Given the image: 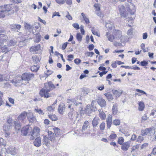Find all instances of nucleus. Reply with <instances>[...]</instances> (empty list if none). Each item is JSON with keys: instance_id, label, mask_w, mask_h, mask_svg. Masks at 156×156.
Returning <instances> with one entry per match:
<instances>
[{"instance_id": "nucleus-20", "label": "nucleus", "mask_w": 156, "mask_h": 156, "mask_svg": "<svg viewBox=\"0 0 156 156\" xmlns=\"http://www.w3.org/2000/svg\"><path fill=\"white\" fill-rule=\"evenodd\" d=\"M65 105L63 104H60L59 105L58 111L60 114H62L63 113L65 108Z\"/></svg>"}, {"instance_id": "nucleus-31", "label": "nucleus", "mask_w": 156, "mask_h": 156, "mask_svg": "<svg viewBox=\"0 0 156 156\" xmlns=\"http://www.w3.org/2000/svg\"><path fill=\"white\" fill-rule=\"evenodd\" d=\"M89 126V123L88 121H85L82 128V131H85L87 129V127Z\"/></svg>"}, {"instance_id": "nucleus-29", "label": "nucleus", "mask_w": 156, "mask_h": 156, "mask_svg": "<svg viewBox=\"0 0 156 156\" xmlns=\"http://www.w3.org/2000/svg\"><path fill=\"white\" fill-rule=\"evenodd\" d=\"M112 93L116 97L118 98L121 95L122 92L120 90H113Z\"/></svg>"}, {"instance_id": "nucleus-62", "label": "nucleus", "mask_w": 156, "mask_h": 156, "mask_svg": "<svg viewBox=\"0 0 156 156\" xmlns=\"http://www.w3.org/2000/svg\"><path fill=\"white\" fill-rule=\"evenodd\" d=\"M74 63L76 65L79 64L81 62V60L78 58H76L74 60Z\"/></svg>"}, {"instance_id": "nucleus-38", "label": "nucleus", "mask_w": 156, "mask_h": 156, "mask_svg": "<svg viewBox=\"0 0 156 156\" xmlns=\"http://www.w3.org/2000/svg\"><path fill=\"white\" fill-rule=\"evenodd\" d=\"M75 106L77 107L78 106V107L79 108V110L81 111L82 110V108L81 107V103L80 102H76L74 104Z\"/></svg>"}, {"instance_id": "nucleus-2", "label": "nucleus", "mask_w": 156, "mask_h": 156, "mask_svg": "<svg viewBox=\"0 0 156 156\" xmlns=\"http://www.w3.org/2000/svg\"><path fill=\"white\" fill-rule=\"evenodd\" d=\"M0 18H4L6 16L10 15V12H11L12 13L14 12L13 11H11V7L9 4L0 6Z\"/></svg>"}, {"instance_id": "nucleus-32", "label": "nucleus", "mask_w": 156, "mask_h": 156, "mask_svg": "<svg viewBox=\"0 0 156 156\" xmlns=\"http://www.w3.org/2000/svg\"><path fill=\"white\" fill-rule=\"evenodd\" d=\"M106 27L108 28V29L111 30L114 28V26L112 22H110L109 23H107L106 25Z\"/></svg>"}, {"instance_id": "nucleus-4", "label": "nucleus", "mask_w": 156, "mask_h": 156, "mask_svg": "<svg viewBox=\"0 0 156 156\" xmlns=\"http://www.w3.org/2000/svg\"><path fill=\"white\" fill-rule=\"evenodd\" d=\"M4 29L0 27V47L2 46L4 43L6 42L8 40V37Z\"/></svg>"}, {"instance_id": "nucleus-63", "label": "nucleus", "mask_w": 156, "mask_h": 156, "mask_svg": "<svg viewBox=\"0 0 156 156\" xmlns=\"http://www.w3.org/2000/svg\"><path fill=\"white\" fill-rule=\"evenodd\" d=\"M57 16L59 17L61 16L60 15H59V13L58 12H55L53 13L52 17L53 18L54 16Z\"/></svg>"}, {"instance_id": "nucleus-37", "label": "nucleus", "mask_w": 156, "mask_h": 156, "mask_svg": "<svg viewBox=\"0 0 156 156\" xmlns=\"http://www.w3.org/2000/svg\"><path fill=\"white\" fill-rule=\"evenodd\" d=\"M35 38L36 39L34 41L35 42L38 43L41 40V37L39 34H37Z\"/></svg>"}, {"instance_id": "nucleus-61", "label": "nucleus", "mask_w": 156, "mask_h": 156, "mask_svg": "<svg viewBox=\"0 0 156 156\" xmlns=\"http://www.w3.org/2000/svg\"><path fill=\"white\" fill-rule=\"evenodd\" d=\"M72 26L73 27L76 29H78L80 28V27L79 24L77 23H74L73 24Z\"/></svg>"}, {"instance_id": "nucleus-39", "label": "nucleus", "mask_w": 156, "mask_h": 156, "mask_svg": "<svg viewBox=\"0 0 156 156\" xmlns=\"http://www.w3.org/2000/svg\"><path fill=\"white\" fill-rule=\"evenodd\" d=\"M15 128L16 129L19 130L20 129V125L19 123L17 122L16 121H15L14 123Z\"/></svg>"}, {"instance_id": "nucleus-49", "label": "nucleus", "mask_w": 156, "mask_h": 156, "mask_svg": "<svg viewBox=\"0 0 156 156\" xmlns=\"http://www.w3.org/2000/svg\"><path fill=\"white\" fill-rule=\"evenodd\" d=\"M124 141V139L122 137H119L118 142L119 144L122 145L123 144Z\"/></svg>"}, {"instance_id": "nucleus-36", "label": "nucleus", "mask_w": 156, "mask_h": 156, "mask_svg": "<svg viewBox=\"0 0 156 156\" xmlns=\"http://www.w3.org/2000/svg\"><path fill=\"white\" fill-rule=\"evenodd\" d=\"M105 95L108 101H110L113 99L112 95L109 92L105 94Z\"/></svg>"}, {"instance_id": "nucleus-54", "label": "nucleus", "mask_w": 156, "mask_h": 156, "mask_svg": "<svg viewBox=\"0 0 156 156\" xmlns=\"http://www.w3.org/2000/svg\"><path fill=\"white\" fill-rule=\"evenodd\" d=\"M25 27L26 29L29 30L31 29L32 28L31 25L26 23L25 24Z\"/></svg>"}, {"instance_id": "nucleus-10", "label": "nucleus", "mask_w": 156, "mask_h": 156, "mask_svg": "<svg viewBox=\"0 0 156 156\" xmlns=\"http://www.w3.org/2000/svg\"><path fill=\"white\" fill-rule=\"evenodd\" d=\"M78 115L77 113L73 109H71L68 114L69 118L71 120L77 118Z\"/></svg>"}, {"instance_id": "nucleus-64", "label": "nucleus", "mask_w": 156, "mask_h": 156, "mask_svg": "<svg viewBox=\"0 0 156 156\" xmlns=\"http://www.w3.org/2000/svg\"><path fill=\"white\" fill-rule=\"evenodd\" d=\"M84 27L83 25H81L80 26V31L81 34L83 35L84 34L85 31L83 29Z\"/></svg>"}, {"instance_id": "nucleus-7", "label": "nucleus", "mask_w": 156, "mask_h": 156, "mask_svg": "<svg viewBox=\"0 0 156 156\" xmlns=\"http://www.w3.org/2000/svg\"><path fill=\"white\" fill-rule=\"evenodd\" d=\"M40 129L36 126L30 132V139L34 140L36 137L39 135Z\"/></svg>"}, {"instance_id": "nucleus-19", "label": "nucleus", "mask_w": 156, "mask_h": 156, "mask_svg": "<svg viewBox=\"0 0 156 156\" xmlns=\"http://www.w3.org/2000/svg\"><path fill=\"white\" fill-rule=\"evenodd\" d=\"M40 49V45L39 44H38L36 46L32 47L30 48V52H34L38 51Z\"/></svg>"}, {"instance_id": "nucleus-11", "label": "nucleus", "mask_w": 156, "mask_h": 156, "mask_svg": "<svg viewBox=\"0 0 156 156\" xmlns=\"http://www.w3.org/2000/svg\"><path fill=\"white\" fill-rule=\"evenodd\" d=\"M119 12L120 14L121 17H126L127 16V14L125 9V7L124 6L121 5L119 6Z\"/></svg>"}, {"instance_id": "nucleus-25", "label": "nucleus", "mask_w": 156, "mask_h": 156, "mask_svg": "<svg viewBox=\"0 0 156 156\" xmlns=\"http://www.w3.org/2000/svg\"><path fill=\"white\" fill-rule=\"evenodd\" d=\"M10 27L11 29H14L15 30L18 31L21 28V26L20 25L13 24L11 25Z\"/></svg>"}, {"instance_id": "nucleus-5", "label": "nucleus", "mask_w": 156, "mask_h": 156, "mask_svg": "<svg viewBox=\"0 0 156 156\" xmlns=\"http://www.w3.org/2000/svg\"><path fill=\"white\" fill-rule=\"evenodd\" d=\"M155 128L154 127H151L150 128H146L145 129L142 130L141 132V134L142 136L146 135H153L155 133Z\"/></svg>"}, {"instance_id": "nucleus-24", "label": "nucleus", "mask_w": 156, "mask_h": 156, "mask_svg": "<svg viewBox=\"0 0 156 156\" xmlns=\"http://www.w3.org/2000/svg\"><path fill=\"white\" fill-rule=\"evenodd\" d=\"M138 104L139 105L138 109L139 111H142L145 108V105L143 101H138Z\"/></svg>"}, {"instance_id": "nucleus-6", "label": "nucleus", "mask_w": 156, "mask_h": 156, "mask_svg": "<svg viewBox=\"0 0 156 156\" xmlns=\"http://www.w3.org/2000/svg\"><path fill=\"white\" fill-rule=\"evenodd\" d=\"M23 80L25 83H28V81L30 80L32 78L34 77V75L32 73H25L23 74L21 76Z\"/></svg>"}, {"instance_id": "nucleus-34", "label": "nucleus", "mask_w": 156, "mask_h": 156, "mask_svg": "<svg viewBox=\"0 0 156 156\" xmlns=\"http://www.w3.org/2000/svg\"><path fill=\"white\" fill-rule=\"evenodd\" d=\"M4 43H4L2 46L0 47V48H1L2 51L3 52L6 53L9 51L10 50L5 46L4 45V46H3Z\"/></svg>"}, {"instance_id": "nucleus-17", "label": "nucleus", "mask_w": 156, "mask_h": 156, "mask_svg": "<svg viewBox=\"0 0 156 156\" xmlns=\"http://www.w3.org/2000/svg\"><path fill=\"white\" fill-rule=\"evenodd\" d=\"M112 122V116L111 115H109L106 119L107 127L108 129H110L111 127Z\"/></svg>"}, {"instance_id": "nucleus-58", "label": "nucleus", "mask_w": 156, "mask_h": 156, "mask_svg": "<svg viewBox=\"0 0 156 156\" xmlns=\"http://www.w3.org/2000/svg\"><path fill=\"white\" fill-rule=\"evenodd\" d=\"M56 2L58 4H63L65 2L64 0H55Z\"/></svg>"}, {"instance_id": "nucleus-41", "label": "nucleus", "mask_w": 156, "mask_h": 156, "mask_svg": "<svg viewBox=\"0 0 156 156\" xmlns=\"http://www.w3.org/2000/svg\"><path fill=\"white\" fill-rule=\"evenodd\" d=\"M91 31L93 34L98 37L100 36V34L98 32L97 30H96L94 28H92Z\"/></svg>"}, {"instance_id": "nucleus-28", "label": "nucleus", "mask_w": 156, "mask_h": 156, "mask_svg": "<svg viewBox=\"0 0 156 156\" xmlns=\"http://www.w3.org/2000/svg\"><path fill=\"white\" fill-rule=\"evenodd\" d=\"M8 152L11 154L14 155L16 153V149L14 147H10L8 149Z\"/></svg>"}, {"instance_id": "nucleus-56", "label": "nucleus", "mask_w": 156, "mask_h": 156, "mask_svg": "<svg viewBox=\"0 0 156 156\" xmlns=\"http://www.w3.org/2000/svg\"><path fill=\"white\" fill-rule=\"evenodd\" d=\"M12 119L11 118H9L7 119L6 123L5 124H9L10 125H12Z\"/></svg>"}, {"instance_id": "nucleus-48", "label": "nucleus", "mask_w": 156, "mask_h": 156, "mask_svg": "<svg viewBox=\"0 0 156 156\" xmlns=\"http://www.w3.org/2000/svg\"><path fill=\"white\" fill-rule=\"evenodd\" d=\"M33 60L34 62L37 63L40 61L39 58L37 56H34L33 57Z\"/></svg>"}, {"instance_id": "nucleus-47", "label": "nucleus", "mask_w": 156, "mask_h": 156, "mask_svg": "<svg viewBox=\"0 0 156 156\" xmlns=\"http://www.w3.org/2000/svg\"><path fill=\"white\" fill-rule=\"evenodd\" d=\"M16 43V42L13 39L9 41V43L8 44V45L9 46H14L15 45Z\"/></svg>"}, {"instance_id": "nucleus-13", "label": "nucleus", "mask_w": 156, "mask_h": 156, "mask_svg": "<svg viewBox=\"0 0 156 156\" xmlns=\"http://www.w3.org/2000/svg\"><path fill=\"white\" fill-rule=\"evenodd\" d=\"M130 141L124 143L121 146V149L123 151H127L130 146Z\"/></svg>"}, {"instance_id": "nucleus-52", "label": "nucleus", "mask_w": 156, "mask_h": 156, "mask_svg": "<svg viewBox=\"0 0 156 156\" xmlns=\"http://www.w3.org/2000/svg\"><path fill=\"white\" fill-rule=\"evenodd\" d=\"M35 110L40 114L43 115L44 114V113L43 112V111L40 108H35Z\"/></svg>"}, {"instance_id": "nucleus-57", "label": "nucleus", "mask_w": 156, "mask_h": 156, "mask_svg": "<svg viewBox=\"0 0 156 156\" xmlns=\"http://www.w3.org/2000/svg\"><path fill=\"white\" fill-rule=\"evenodd\" d=\"M139 148V145H136L133 146L132 148V151L131 152H133L135 150L138 149Z\"/></svg>"}, {"instance_id": "nucleus-55", "label": "nucleus", "mask_w": 156, "mask_h": 156, "mask_svg": "<svg viewBox=\"0 0 156 156\" xmlns=\"http://www.w3.org/2000/svg\"><path fill=\"white\" fill-rule=\"evenodd\" d=\"M47 110L48 111H49V112H52L54 111V110L55 109L54 107H53L52 106H49L47 108Z\"/></svg>"}, {"instance_id": "nucleus-9", "label": "nucleus", "mask_w": 156, "mask_h": 156, "mask_svg": "<svg viewBox=\"0 0 156 156\" xmlns=\"http://www.w3.org/2000/svg\"><path fill=\"white\" fill-rule=\"evenodd\" d=\"M127 1L128 2L131 4V6H130V7H128L127 8V10H128L129 12H130L131 14H134L135 12L136 11V8L135 6L133 4L131 3L132 0H127Z\"/></svg>"}, {"instance_id": "nucleus-53", "label": "nucleus", "mask_w": 156, "mask_h": 156, "mask_svg": "<svg viewBox=\"0 0 156 156\" xmlns=\"http://www.w3.org/2000/svg\"><path fill=\"white\" fill-rule=\"evenodd\" d=\"M94 7L96 9V11L98 12L100 11V8L98 4L96 3L94 5Z\"/></svg>"}, {"instance_id": "nucleus-23", "label": "nucleus", "mask_w": 156, "mask_h": 156, "mask_svg": "<svg viewBox=\"0 0 156 156\" xmlns=\"http://www.w3.org/2000/svg\"><path fill=\"white\" fill-rule=\"evenodd\" d=\"M12 128V125H10L9 124H5L3 126V130L4 131H10Z\"/></svg>"}, {"instance_id": "nucleus-22", "label": "nucleus", "mask_w": 156, "mask_h": 156, "mask_svg": "<svg viewBox=\"0 0 156 156\" xmlns=\"http://www.w3.org/2000/svg\"><path fill=\"white\" fill-rule=\"evenodd\" d=\"M99 119L98 117H95L92 121V124L93 127H95L99 123Z\"/></svg>"}, {"instance_id": "nucleus-46", "label": "nucleus", "mask_w": 156, "mask_h": 156, "mask_svg": "<svg viewBox=\"0 0 156 156\" xmlns=\"http://www.w3.org/2000/svg\"><path fill=\"white\" fill-rule=\"evenodd\" d=\"M112 113L114 114L115 115L117 113L118 111L116 105H113L112 108Z\"/></svg>"}, {"instance_id": "nucleus-8", "label": "nucleus", "mask_w": 156, "mask_h": 156, "mask_svg": "<svg viewBox=\"0 0 156 156\" xmlns=\"http://www.w3.org/2000/svg\"><path fill=\"white\" fill-rule=\"evenodd\" d=\"M10 82L12 83L16 86H18L20 84H25V83L23 80L22 77H18L16 79L11 80Z\"/></svg>"}, {"instance_id": "nucleus-60", "label": "nucleus", "mask_w": 156, "mask_h": 156, "mask_svg": "<svg viewBox=\"0 0 156 156\" xmlns=\"http://www.w3.org/2000/svg\"><path fill=\"white\" fill-rule=\"evenodd\" d=\"M148 144L147 143H145L142 144L141 146V149H144L146 148L147 147Z\"/></svg>"}, {"instance_id": "nucleus-40", "label": "nucleus", "mask_w": 156, "mask_h": 156, "mask_svg": "<svg viewBox=\"0 0 156 156\" xmlns=\"http://www.w3.org/2000/svg\"><path fill=\"white\" fill-rule=\"evenodd\" d=\"M49 118L52 121H56L57 119L56 116L54 114L48 115Z\"/></svg>"}, {"instance_id": "nucleus-43", "label": "nucleus", "mask_w": 156, "mask_h": 156, "mask_svg": "<svg viewBox=\"0 0 156 156\" xmlns=\"http://www.w3.org/2000/svg\"><path fill=\"white\" fill-rule=\"evenodd\" d=\"M53 129L55 135L56 136L58 135L60 132V129L58 127H54Z\"/></svg>"}, {"instance_id": "nucleus-15", "label": "nucleus", "mask_w": 156, "mask_h": 156, "mask_svg": "<svg viewBox=\"0 0 156 156\" xmlns=\"http://www.w3.org/2000/svg\"><path fill=\"white\" fill-rule=\"evenodd\" d=\"M27 116V113L25 112H23L18 116V119L19 121H23L26 118Z\"/></svg>"}, {"instance_id": "nucleus-27", "label": "nucleus", "mask_w": 156, "mask_h": 156, "mask_svg": "<svg viewBox=\"0 0 156 156\" xmlns=\"http://www.w3.org/2000/svg\"><path fill=\"white\" fill-rule=\"evenodd\" d=\"M9 79V76L6 75H2L0 74V81L4 80L7 81Z\"/></svg>"}, {"instance_id": "nucleus-21", "label": "nucleus", "mask_w": 156, "mask_h": 156, "mask_svg": "<svg viewBox=\"0 0 156 156\" xmlns=\"http://www.w3.org/2000/svg\"><path fill=\"white\" fill-rule=\"evenodd\" d=\"M48 138L51 141H54L55 139L54 134L51 131H49L48 132Z\"/></svg>"}, {"instance_id": "nucleus-30", "label": "nucleus", "mask_w": 156, "mask_h": 156, "mask_svg": "<svg viewBox=\"0 0 156 156\" xmlns=\"http://www.w3.org/2000/svg\"><path fill=\"white\" fill-rule=\"evenodd\" d=\"M43 144L47 146H48L49 145V141L48 140L47 136H44L43 137Z\"/></svg>"}, {"instance_id": "nucleus-33", "label": "nucleus", "mask_w": 156, "mask_h": 156, "mask_svg": "<svg viewBox=\"0 0 156 156\" xmlns=\"http://www.w3.org/2000/svg\"><path fill=\"white\" fill-rule=\"evenodd\" d=\"M40 67L39 65H34L31 67L30 69L31 70L34 72H36L39 69Z\"/></svg>"}, {"instance_id": "nucleus-14", "label": "nucleus", "mask_w": 156, "mask_h": 156, "mask_svg": "<svg viewBox=\"0 0 156 156\" xmlns=\"http://www.w3.org/2000/svg\"><path fill=\"white\" fill-rule=\"evenodd\" d=\"M27 119L30 122L32 123L36 120L35 117L34 116L32 113L29 112L27 113Z\"/></svg>"}, {"instance_id": "nucleus-44", "label": "nucleus", "mask_w": 156, "mask_h": 156, "mask_svg": "<svg viewBox=\"0 0 156 156\" xmlns=\"http://www.w3.org/2000/svg\"><path fill=\"white\" fill-rule=\"evenodd\" d=\"M82 36L80 33H78L76 34V38L79 42L81 41L82 38Z\"/></svg>"}, {"instance_id": "nucleus-1", "label": "nucleus", "mask_w": 156, "mask_h": 156, "mask_svg": "<svg viewBox=\"0 0 156 156\" xmlns=\"http://www.w3.org/2000/svg\"><path fill=\"white\" fill-rule=\"evenodd\" d=\"M55 88V86L51 81L44 83V88L40 92V94L41 97L48 98L53 96L55 93H49V92Z\"/></svg>"}, {"instance_id": "nucleus-3", "label": "nucleus", "mask_w": 156, "mask_h": 156, "mask_svg": "<svg viewBox=\"0 0 156 156\" xmlns=\"http://www.w3.org/2000/svg\"><path fill=\"white\" fill-rule=\"evenodd\" d=\"M122 34L121 31L115 30H113V35H111L110 33L107 32L106 33L107 37L108 40L111 42H113L115 39H119L122 37Z\"/></svg>"}, {"instance_id": "nucleus-16", "label": "nucleus", "mask_w": 156, "mask_h": 156, "mask_svg": "<svg viewBox=\"0 0 156 156\" xmlns=\"http://www.w3.org/2000/svg\"><path fill=\"white\" fill-rule=\"evenodd\" d=\"M30 127L28 126L23 127L21 130V133L22 135L26 136L29 131Z\"/></svg>"}, {"instance_id": "nucleus-18", "label": "nucleus", "mask_w": 156, "mask_h": 156, "mask_svg": "<svg viewBox=\"0 0 156 156\" xmlns=\"http://www.w3.org/2000/svg\"><path fill=\"white\" fill-rule=\"evenodd\" d=\"M35 139L34 142V146L37 147L40 146L41 145V140L40 137L35 138Z\"/></svg>"}, {"instance_id": "nucleus-59", "label": "nucleus", "mask_w": 156, "mask_h": 156, "mask_svg": "<svg viewBox=\"0 0 156 156\" xmlns=\"http://www.w3.org/2000/svg\"><path fill=\"white\" fill-rule=\"evenodd\" d=\"M117 137V135L115 134L114 133H112L109 136V137L111 139H115Z\"/></svg>"}, {"instance_id": "nucleus-26", "label": "nucleus", "mask_w": 156, "mask_h": 156, "mask_svg": "<svg viewBox=\"0 0 156 156\" xmlns=\"http://www.w3.org/2000/svg\"><path fill=\"white\" fill-rule=\"evenodd\" d=\"M85 112L88 115H90L92 112V110L91 109L90 105H87L85 108Z\"/></svg>"}, {"instance_id": "nucleus-51", "label": "nucleus", "mask_w": 156, "mask_h": 156, "mask_svg": "<svg viewBox=\"0 0 156 156\" xmlns=\"http://www.w3.org/2000/svg\"><path fill=\"white\" fill-rule=\"evenodd\" d=\"M120 120L119 119H117L114 120L113 121V123L115 125L118 126L120 124Z\"/></svg>"}, {"instance_id": "nucleus-35", "label": "nucleus", "mask_w": 156, "mask_h": 156, "mask_svg": "<svg viewBox=\"0 0 156 156\" xmlns=\"http://www.w3.org/2000/svg\"><path fill=\"white\" fill-rule=\"evenodd\" d=\"M81 15L83 16L84 20L85 21V22L87 23L88 24L90 23V21L89 18L87 17L83 13H81Z\"/></svg>"}, {"instance_id": "nucleus-50", "label": "nucleus", "mask_w": 156, "mask_h": 156, "mask_svg": "<svg viewBox=\"0 0 156 156\" xmlns=\"http://www.w3.org/2000/svg\"><path fill=\"white\" fill-rule=\"evenodd\" d=\"M144 140V137L141 136H139L136 139V142L141 143Z\"/></svg>"}, {"instance_id": "nucleus-12", "label": "nucleus", "mask_w": 156, "mask_h": 156, "mask_svg": "<svg viewBox=\"0 0 156 156\" xmlns=\"http://www.w3.org/2000/svg\"><path fill=\"white\" fill-rule=\"evenodd\" d=\"M97 103L101 107H105L106 103L105 100L100 97H98L97 100Z\"/></svg>"}, {"instance_id": "nucleus-45", "label": "nucleus", "mask_w": 156, "mask_h": 156, "mask_svg": "<svg viewBox=\"0 0 156 156\" xmlns=\"http://www.w3.org/2000/svg\"><path fill=\"white\" fill-rule=\"evenodd\" d=\"M99 127L101 131H103L105 129V123L104 122H102L101 123Z\"/></svg>"}, {"instance_id": "nucleus-42", "label": "nucleus", "mask_w": 156, "mask_h": 156, "mask_svg": "<svg viewBox=\"0 0 156 156\" xmlns=\"http://www.w3.org/2000/svg\"><path fill=\"white\" fill-rule=\"evenodd\" d=\"M99 116L100 118L103 120L105 119L106 118V115L103 111L99 113Z\"/></svg>"}]
</instances>
